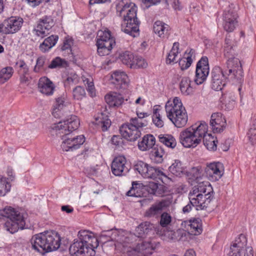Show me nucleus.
<instances>
[{
  "label": "nucleus",
  "mask_w": 256,
  "mask_h": 256,
  "mask_svg": "<svg viewBox=\"0 0 256 256\" xmlns=\"http://www.w3.org/2000/svg\"><path fill=\"white\" fill-rule=\"evenodd\" d=\"M80 126L78 116L72 115L66 120L55 124L52 127L56 136L62 140L61 148L63 151L72 152L80 148L85 141L84 135L74 136L72 132Z\"/></svg>",
  "instance_id": "nucleus-1"
},
{
  "label": "nucleus",
  "mask_w": 256,
  "mask_h": 256,
  "mask_svg": "<svg viewBox=\"0 0 256 256\" xmlns=\"http://www.w3.org/2000/svg\"><path fill=\"white\" fill-rule=\"evenodd\" d=\"M116 14L123 17L122 30L133 37L138 34L140 22L137 18V7L130 0H121L116 4Z\"/></svg>",
  "instance_id": "nucleus-2"
},
{
  "label": "nucleus",
  "mask_w": 256,
  "mask_h": 256,
  "mask_svg": "<svg viewBox=\"0 0 256 256\" xmlns=\"http://www.w3.org/2000/svg\"><path fill=\"white\" fill-rule=\"evenodd\" d=\"M213 188L208 182H199L193 187L188 194L189 202L182 208L184 214L190 212L192 207L197 210L207 208L214 198Z\"/></svg>",
  "instance_id": "nucleus-3"
},
{
  "label": "nucleus",
  "mask_w": 256,
  "mask_h": 256,
  "mask_svg": "<svg viewBox=\"0 0 256 256\" xmlns=\"http://www.w3.org/2000/svg\"><path fill=\"white\" fill-rule=\"evenodd\" d=\"M98 238L88 230H82L78 234L69 248L70 254L72 256H94L95 249L98 246Z\"/></svg>",
  "instance_id": "nucleus-4"
},
{
  "label": "nucleus",
  "mask_w": 256,
  "mask_h": 256,
  "mask_svg": "<svg viewBox=\"0 0 256 256\" xmlns=\"http://www.w3.org/2000/svg\"><path fill=\"white\" fill-rule=\"evenodd\" d=\"M60 237L55 231L36 234L31 240L32 248L42 254L55 250L60 245Z\"/></svg>",
  "instance_id": "nucleus-5"
},
{
  "label": "nucleus",
  "mask_w": 256,
  "mask_h": 256,
  "mask_svg": "<svg viewBox=\"0 0 256 256\" xmlns=\"http://www.w3.org/2000/svg\"><path fill=\"white\" fill-rule=\"evenodd\" d=\"M208 126L204 122H201L198 125L197 124L192 125L180 132V140L185 148H195L200 144L208 131Z\"/></svg>",
  "instance_id": "nucleus-6"
},
{
  "label": "nucleus",
  "mask_w": 256,
  "mask_h": 256,
  "mask_svg": "<svg viewBox=\"0 0 256 256\" xmlns=\"http://www.w3.org/2000/svg\"><path fill=\"white\" fill-rule=\"evenodd\" d=\"M165 109L167 117L176 127L182 128L186 124L187 113L178 98L175 97L172 101H168Z\"/></svg>",
  "instance_id": "nucleus-7"
},
{
  "label": "nucleus",
  "mask_w": 256,
  "mask_h": 256,
  "mask_svg": "<svg viewBox=\"0 0 256 256\" xmlns=\"http://www.w3.org/2000/svg\"><path fill=\"white\" fill-rule=\"evenodd\" d=\"M0 214L6 218L4 224V229L11 234H14L25 226L24 218L22 214L14 208L8 206L0 211Z\"/></svg>",
  "instance_id": "nucleus-8"
},
{
  "label": "nucleus",
  "mask_w": 256,
  "mask_h": 256,
  "mask_svg": "<svg viewBox=\"0 0 256 256\" xmlns=\"http://www.w3.org/2000/svg\"><path fill=\"white\" fill-rule=\"evenodd\" d=\"M134 170L145 178L159 180L163 183L170 180V178L163 171V168L150 166L142 161L137 162L134 166Z\"/></svg>",
  "instance_id": "nucleus-9"
},
{
  "label": "nucleus",
  "mask_w": 256,
  "mask_h": 256,
  "mask_svg": "<svg viewBox=\"0 0 256 256\" xmlns=\"http://www.w3.org/2000/svg\"><path fill=\"white\" fill-rule=\"evenodd\" d=\"M148 122L136 117L131 118L130 122L123 124L120 128V132L122 136L128 141L134 142L141 135L139 128H143L148 125Z\"/></svg>",
  "instance_id": "nucleus-10"
},
{
  "label": "nucleus",
  "mask_w": 256,
  "mask_h": 256,
  "mask_svg": "<svg viewBox=\"0 0 256 256\" xmlns=\"http://www.w3.org/2000/svg\"><path fill=\"white\" fill-rule=\"evenodd\" d=\"M224 56L227 58L226 64L228 71V78L240 80L243 76V72L240 62L234 57L233 46L224 48Z\"/></svg>",
  "instance_id": "nucleus-11"
},
{
  "label": "nucleus",
  "mask_w": 256,
  "mask_h": 256,
  "mask_svg": "<svg viewBox=\"0 0 256 256\" xmlns=\"http://www.w3.org/2000/svg\"><path fill=\"white\" fill-rule=\"evenodd\" d=\"M228 67L222 70L219 66H215L211 72L212 80L211 87L214 90L218 91L222 90L226 86V80L232 81L233 83H240L242 78L240 80H231L228 78Z\"/></svg>",
  "instance_id": "nucleus-12"
},
{
  "label": "nucleus",
  "mask_w": 256,
  "mask_h": 256,
  "mask_svg": "<svg viewBox=\"0 0 256 256\" xmlns=\"http://www.w3.org/2000/svg\"><path fill=\"white\" fill-rule=\"evenodd\" d=\"M98 38L97 39L96 45L98 54L100 56L109 54L116 44L110 32L108 30L98 32Z\"/></svg>",
  "instance_id": "nucleus-13"
},
{
  "label": "nucleus",
  "mask_w": 256,
  "mask_h": 256,
  "mask_svg": "<svg viewBox=\"0 0 256 256\" xmlns=\"http://www.w3.org/2000/svg\"><path fill=\"white\" fill-rule=\"evenodd\" d=\"M210 68L208 58L202 56L197 62L194 81L197 85L202 84L206 80L209 74Z\"/></svg>",
  "instance_id": "nucleus-14"
},
{
  "label": "nucleus",
  "mask_w": 256,
  "mask_h": 256,
  "mask_svg": "<svg viewBox=\"0 0 256 256\" xmlns=\"http://www.w3.org/2000/svg\"><path fill=\"white\" fill-rule=\"evenodd\" d=\"M54 22L51 16H45L38 22L33 31L34 34L42 38L46 36L48 31L54 26Z\"/></svg>",
  "instance_id": "nucleus-15"
},
{
  "label": "nucleus",
  "mask_w": 256,
  "mask_h": 256,
  "mask_svg": "<svg viewBox=\"0 0 256 256\" xmlns=\"http://www.w3.org/2000/svg\"><path fill=\"white\" fill-rule=\"evenodd\" d=\"M204 172L210 180L217 181L224 174L222 164L219 162L210 163L206 166Z\"/></svg>",
  "instance_id": "nucleus-16"
},
{
  "label": "nucleus",
  "mask_w": 256,
  "mask_h": 256,
  "mask_svg": "<svg viewBox=\"0 0 256 256\" xmlns=\"http://www.w3.org/2000/svg\"><path fill=\"white\" fill-rule=\"evenodd\" d=\"M24 20L20 17L11 16L2 22L4 27V34H13L18 32L22 25Z\"/></svg>",
  "instance_id": "nucleus-17"
},
{
  "label": "nucleus",
  "mask_w": 256,
  "mask_h": 256,
  "mask_svg": "<svg viewBox=\"0 0 256 256\" xmlns=\"http://www.w3.org/2000/svg\"><path fill=\"white\" fill-rule=\"evenodd\" d=\"M112 172L116 176H126L129 172L126 166V160L124 156H118L113 160L111 166Z\"/></svg>",
  "instance_id": "nucleus-18"
},
{
  "label": "nucleus",
  "mask_w": 256,
  "mask_h": 256,
  "mask_svg": "<svg viewBox=\"0 0 256 256\" xmlns=\"http://www.w3.org/2000/svg\"><path fill=\"white\" fill-rule=\"evenodd\" d=\"M246 242V238L244 234L239 235L231 245L228 256H242V248H244Z\"/></svg>",
  "instance_id": "nucleus-19"
},
{
  "label": "nucleus",
  "mask_w": 256,
  "mask_h": 256,
  "mask_svg": "<svg viewBox=\"0 0 256 256\" xmlns=\"http://www.w3.org/2000/svg\"><path fill=\"white\" fill-rule=\"evenodd\" d=\"M39 91L44 94L51 96L54 94L55 86L52 81L47 77L44 76L40 78L38 82Z\"/></svg>",
  "instance_id": "nucleus-20"
},
{
  "label": "nucleus",
  "mask_w": 256,
  "mask_h": 256,
  "mask_svg": "<svg viewBox=\"0 0 256 256\" xmlns=\"http://www.w3.org/2000/svg\"><path fill=\"white\" fill-rule=\"evenodd\" d=\"M112 82L117 88L125 89L128 86L129 79L127 74L123 72L116 71L112 74Z\"/></svg>",
  "instance_id": "nucleus-21"
},
{
  "label": "nucleus",
  "mask_w": 256,
  "mask_h": 256,
  "mask_svg": "<svg viewBox=\"0 0 256 256\" xmlns=\"http://www.w3.org/2000/svg\"><path fill=\"white\" fill-rule=\"evenodd\" d=\"M154 228V226L152 224L149 222H144L136 228L134 234L138 238H144L153 232Z\"/></svg>",
  "instance_id": "nucleus-22"
},
{
  "label": "nucleus",
  "mask_w": 256,
  "mask_h": 256,
  "mask_svg": "<svg viewBox=\"0 0 256 256\" xmlns=\"http://www.w3.org/2000/svg\"><path fill=\"white\" fill-rule=\"evenodd\" d=\"M105 100L110 107L118 108L124 102V97L120 94L112 92L106 95Z\"/></svg>",
  "instance_id": "nucleus-23"
},
{
  "label": "nucleus",
  "mask_w": 256,
  "mask_h": 256,
  "mask_svg": "<svg viewBox=\"0 0 256 256\" xmlns=\"http://www.w3.org/2000/svg\"><path fill=\"white\" fill-rule=\"evenodd\" d=\"M66 106V96L64 94L56 98L52 110V116L56 118H60Z\"/></svg>",
  "instance_id": "nucleus-24"
},
{
  "label": "nucleus",
  "mask_w": 256,
  "mask_h": 256,
  "mask_svg": "<svg viewBox=\"0 0 256 256\" xmlns=\"http://www.w3.org/2000/svg\"><path fill=\"white\" fill-rule=\"evenodd\" d=\"M186 229L190 234L198 235L202 232V220L199 218L190 220L186 222Z\"/></svg>",
  "instance_id": "nucleus-25"
},
{
  "label": "nucleus",
  "mask_w": 256,
  "mask_h": 256,
  "mask_svg": "<svg viewBox=\"0 0 256 256\" xmlns=\"http://www.w3.org/2000/svg\"><path fill=\"white\" fill-rule=\"evenodd\" d=\"M165 152L164 148L158 145L152 148L149 156L152 162L155 164H161L164 160Z\"/></svg>",
  "instance_id": "nucleus-26"
},
{
  "label": "nucleus",
  "mask_w": 256,
  "mask_h": 256,
  "mask_svg": "<svg viewBox=\"0 0 256 256\" xmlns=\"http://www.w3.org/2000/svg\"><path fill=\"white\" fill-rule=\"evenodd\" d=\"M156 138L154 136L150 134H148L144 136L142 140L138 142V148L142 151H146L154 146Z\"/></svg>",
  "instance_id": "nucleus-27"
},
{
  "label": "nucleus",
  "mask_w": 256,
  "mask_h": 256,
  "mask_svg": "<svg viewBox=\"0 0 256 256\" xmlns=\"http://www.w3.org/2000/svg\"><path fill=\"white\" fill-rule=\"evenodd\" d=\"M153 248L150 242H142L138 244L134 248V250L138 256H149L152 254Z\"/></svg>",
  "instance_id": "nucleus-28"
},
{
  "label": "nucleus",
  "mask_w": 256,
  "mask_h": 256,
  "mask_svg": "<svg viewBox=\"0 0 256 256\" xmlns=\"http://www.w3.org/2000/svg\"><path fill=\"white\" fill-rule=\"evenodd\" d=\"M58 39L57 35H52L46 38L42 43L39 48L42 52H48L56 44Z\"/></svg>",
  "instance_id": "nucleus-29"
},
{
  "label": "nucleus",
  "mask_w": 256,
  "mask_h": 256,
  "mask_svg": "<svg viewBox=\"0 0 256 256\" xmlns=\"http://www.w3.org/2000/svg\"><path fill=\"white\" fill-rule=\"evenodd\" d=\"M144 188L142 184L138 183L136 182H133L132 188L126 192V196L136 198L142 197L144 194Z\"/></svg>",
  "instance_id": "nucleus-30"
},
{
  "label": "nucleus",
  "mask_w": 256,
  "mask_h": 256,
  "mask_svg": "<svg viewBox=\"0 0 256 256\" xmlns=\"http://www.w3.org/2000/svg\"><path fill=\"white\" fill-rule=\"evenodd\" d=\"M221 100L228 110H232L234 108L236 96L234 92H227L222 94Z\"/></svg>",
  "instance_id": "nucleus-31"
},
{
  "label": "nucleus",
  "mask_w": 256,
  "mask_h": 256,
  "mask_svg": "<svg viewBox=\"0 0 256 256\" xmlns=\"http://www.w3.org/2000/svg\"><path fill=\"white\" fill-rule=\"evenodd\" d=\"M170 26L162 21L156 22L154 25V31L160 37H164L168 33Z\"/></svg>",
  "instance_id": "nucleus-32"
},
{
  "label": "nucleus",
  "mask_w": 256,
  "mask_h": 256,
  "mask_svg": "<svg viewBox=\"0 0 256 256\" xmlns=\"http://www.w3.org/2000/svg\"><path fill=\"white\" fill-rule=\"evenodd\" d=\"M146 190L150 194L162 196L165 192V187L162 184L152 182L149 184Z\"/></svg>",
  "instance_id": "nucleus-33"
},
{
  "label": "nucleus",
  "mask_w": 256,
  "mask_h": 256,
  "mask_svg": "<svg viewBox=\"0 0 256 256\" xmlns=\"http://www.w3.org/2000/svg\"><path fill=\"white\" fill-rule=\"evenodd\" d=\"M95 124L98 125L103 132L106 131L111 125V121L107 116L102 113L100 116L96 118Z\"/></svg>",
  "instance_id": "nucleus-34"
},
{
  "label": "nucleus",
  "mask_w": 256,
  "mask_h": 256,
  "mask_svg": "<svg viewBox=\"0 0 256 256\" xmlns=\"http://www.w3.org/2000/svg\"><path fill=\"white\" fill-rule=\"evenodd\" d=\"M238 18V15L235 5L233 4H229L228 7L224 12L223 20H237Z\"/></svg>",
  "instance_id": "nucleus-35"
},
{
  "label": "nucleus",
  "mask_w": 256,
  "mask_h": 256,
  "mask_svg": "<svg viewBox=\"0 0 256 256\" xmlns=\"http://www.w3.org/2000/svg\"><path fill=\"white\" fill-rule=\"evenodd\" d=\"M159 140L168 148H174L176 145L175 138L170 134H160Z\"/></svg>",
  "instance_id": "nucleus-36"
},
{
  "label": "nucleus",
  "mask_w": 256,
  "mask_h": 256,
  "mask_svg": "<svg viewBox=\"0 0 256 256\" xmlns=\"http://www.w3.org/2000/svg\"><path fill=\"white\" fill-rule=\"evenodd\" d=\"M162 210L156 202L152 204L150 207L148 208L144 214V216L147 218H158L162 214Z\"/></svg>",
  "instance_id": "nucleus-37"
},
{
  "label": "nucleus",
  "mask_w": 256,
  "mask_h": 256,
  "mask_svg": "<svg viewBox=\"0 0 256 256\" xmlns=\"http://www.w3.org/2000/svg\"><path fill=\"white\" fill-rule=\"evenodd\" d=\"M204 144L209 150H216V139L211 134L205 133L202 136Z\"/></svg>",
  "instance_id": "nucleus-38"
},
{
  "label": "nucleus",
  "mask_w": 256,
  "mask_h": 256,
  "mask_svg": "<svg viewBox=\"0 0 256 256\" xmlns=\"http://www.w3.org/2000/svg\"><path fill=\"white\" fill-rule=\"evenodd\" d=\"M180 88L181 92L185 95L190 94L192 92V88L190 86V80L189 78L183 77L180 82Z\"/></svg>",
  "instance_id": "nucleus-39"
},
{
  "label": "nucleus",
  "mask_w": 256,
  "mask_h": 256,
  "mask_svg": "<svg viewBox=\"0 0 256 256\" xmlns=\"http://www.w3.org/2000/svg\"><path fill=\"white\" fill-rule=\"evenodd\" d=\"M50 60L44 56L38 58L36 60V65L34 68V71L38 72L41 70L48 68Z\"/></svg>",
  "instance_id": "nucleus-40"
},
{
  "label": "nucleus",
  "mask_w": 256,
  "mask_h": 256,
  "mask_svg": "<svg viewBox=\"0 0 256 256\" xmlns=\"http://www.w3.org/2000/svg\"><path fill=\"white\" fill-rule=\"evenodd\" d=\"M179 53V43L178 42H175L173 44V46L168 53L166 60V62L168 64H171L172 62H176V58Z\"/></svg>",
  "instance_id": "nucleus-41"
},
{
  "label": "nucleus",
  "mask_w": 256,
  "mask_h": 256,
  "mask_svg": "<svg viewBox=\"0 0 256 256\" xmlns=\"http://www.w3.org/2000/svg\"><path fill=\"white\" fill-rule=\"evenodd\" d=\"M67 65V62L64 59L57 56L54 58L51 62L50 61L48 68L54 69L66 68Z\"/></svg>",
  "instance_id": "nucleus-42"
},
{
  "label": "nucleus",
  "mask_w": 256,
  "mask_h": 256,
  "mask_svg": "<svg viewBox=\"0 0 256 256\" xmlns=\"http://www.w3.org/2000/svg\"><path fill=\"white\" fill-rule=\"evenodd\" d=\"M14 70L12 67L6 66L0 70V84H4L12 76Z\"/></svg>",
  "instance_id": "nucleus-43"
},
{
  "label": "nucleus",
  "mask_w": 256,
  "mask_h": 256,
  "mask_svg": "<svg viewBox=\"0 0 256 256\" xmlns=\"http://www.w3.org/2000/svg\"><path fill=\"white\" fill-rule=\"evenodd\" d=\"M160 110L157 108L156 106H155L154 108L152 116L153 123L158 128H162L164 124L162 115L160 114Z\"/></svg>",
  "instance_id": "nucleus-44"
},
{
  "label": "nucleus",
  "mask_w": 256,
  "mask_h": 256,
  "mask_svg": "<svg viewBox=\"0 0 256 256\" xmlns=\"http://www.w3.org/2000/svg\"><path fill=\"white\" fill-rule=\"evenodd\" d=\"M8 178L0 175V196H4L10 191L11 184L8 182Z\"/></svg>",
  "instance_id": "nucleus-45"
},
{
  "label": "nucleus",
  "mask_w": 256,
  "mask_h": 256,
  "mask_svg": "<svg viewBox=\"0 0 256 256\" xmlns=\"http://www.w3.org/2000/svg\"><path fill=\"white\" fill-rule=\"evenodd\" d=\"M169 171L176 176H180L183 172V168L181 162L178 160H176L169 167Z\"/></svg>",
  "instance_id": "nucleus-46"
},
{
  "label": "nucleus",
  "mask_w": 256,
  "mask_h": 256,
  "mask_svg": "<svg viewBox=\"0 0 256 256\" xmlns=\"http://www.w3.org/2000/svg\"><path fill=\"white\" fill-rule=\"evenodd\" d=\"M119 58L124 64L130 68L134 60V54L129 51H126L120 54Z\"/></svg>",
  "instance_id": "nucleus-47"
},
{
  "label": "nucleus",
  "mask_w": 256,
  "mask_h": 256,
  "mask_svg": "<svg viewBox=\"0 0 256 256\" xmlns=\"http://www.w3.org/2000/svg\"><path fill=\"white\" fill-rule=\"evenodd\" d=\"M214 124L226 126V120L222 113L216 112L212 114L210 120V125Z\"/></svg>",
  "instance_id": "nucleus-48"
},
{
  "label": "nucleus",
  "mask_w": 256,
  "mask_h": 256,
  "mask_svg": "<svg viewBox=\"0 0 256 256\" xmlns=\"http://www.w3.org/2000/svg\"><path fill=\"white\" fill-rule=\"evenodd\" d=\"M79 82L78 76L75 74H70L68 76L64 82V88L68 90L70 89V86L77 84Z\"/></svg>",
  "instance_id": "nucleus-49"
},
{
  "label": "nucleus",
  "mask_w": 256,
  "mask_h": 256,
  "mask_svg": "<svg viewBox=\"0 0 256 256\" xmlns=\"http://www.w3.org/2000/svg\"><path fill=\"white\" fill-rule=\"evenodd\" d=\"M132 61V65L130 66L131 68H144L148 66V64L144 59L140 56L136 57L134 56V60Z\"/></svg>",
  "instance_id": "nucleus-50"
},
{
  "label": "nucleus",
  "mask_w": 256,
  "mask_h": 256,
  "mask_svg": "<svg viewBox=\"0 0 256 256\" xmlns=\"http://www.w3.org/2000/svg\"><path fill=\"white\" fill-rule=\"evenodd\" d=\"M14 66L15 69L22 74H26L28 72V66L22 60H16Z\"/></svg>",
  "instance_id": "nucleus-51"
},
{
  "label": "nucleus",
  "mask_w": 256,
  "mask_h": 256,
  "mask_svg": "<svg viewBox=\"0 0 256 256\" xmlns=\"http://www.w3.org/2000/svg\"><path fill=\"white\" fill-rule=\"evenodd\" d=\"M72 96L74 100H82L86 96L84 88L81 86H76L72 90Z\"/></svg>",
  "instance_id": "nucleus-52"
},
{
  "label": "nucleus",
  "mask_w": 256,
  "mask_h": 256,
  "mask_svg": "<svg viewBox=\"0 0 256 256\" xmlns=\"http://www.w3.org/2000/svg\"><path fill=\"white\" fill-rule=\"evenodd\" d=\"M172 218L170 214L167 212H164L160 215V224L161 226L165 228L168 226L172 222Z\"/></svg>",
  "instance_id": "nucleus-53"
},
{
  "label": "nucleus",
  "mask_w": 256,
  "mask_h": 256,
  "mask_svg": "<svg viewBox=\"0 0 256 256\" xmlns=\"http://www.w3.org/2000/svg\"><path fill=\"white\" fill-rule=\"evenodd\" d=\"M238 24L237 20H223V27L227 32H232L236 28Z\"/></svg>",
  "instance_id": "nucleus-54"
},
{
  "label": "nucleus",
  "mask_w": 256,
  "mask_h": 256,
  "mask_svg": "<svg viewBox=\"0 0 256 256\" xmlns=\"http://www.w3.org/2000/svg\"><path fill=\"white\" fill-rule=\"evenodd\" d=\"M178 64L181 70H183L188 69L191 66L192 60L190 58L184 56L179 60Z\"/></svg>",
  "instance_id": "nucleus-55"
},
{
  "label": "nucleus",
  "mask_w": 256,
  "mask_h": 256,
  "mask_svg": "<svg viewBox=\"0 0 256 256\" xmlns=\"http://www.w3.org/2000/svg\"><path fill=\"white\" fill-rule=\"evenodd\" d=\"M172 202V197H168L165 199L162 200L160 201L156 202L158 206L162 210L164 208L168 207Z\"/></svg>",
  "instance_id": "nucleus-56"
},
{
  "label": "nucleus",
  "mask_w": 256,
  "mask_h": 256,
  "mask_svg": "<svg viewBox=\"0 0 256 256\" xmlns=\"http://www.w3.org/2000/svg\"><path fill=\"white\" fill-rule=\"evenodd\" d=\"M84 82L86 85H87V90L91 96L95 95V89L93 82L88 78L84 80Z\"/></svg>",
  "instance_id": "nucleus-57"
},
{
  "label": "nucleus",
  "mask_w": 256,
  "mask_h": 256,
  "mask_svg": "<svg viewBox=\"0 0 256 256\" xmlns=\"http://www.w3.org/2000/svg\"><path fill=\"white\" fill-rule=\"evenodd\" d=\"M247 134L250 142L252 144H256V128H250Z\"/></svg>",
  "instance_id": "nucleus-58"
},
{
  "label": "nucleus",
  "mask_w": 256,
  "mask_h": 256,
  "mask_svg": "<svg viewBox=\"0 0 256 256\" xmlns=\"http://www.w3.org/2000/svg\"><path fill=\"white\" fill-rule=\"evenodd\" d=\"M232 46V38L230 34H227L224 40V48L233 46Z\"/></svg>",
  "instance_id": "nucleus-59"
},
{
  "label": "nucleus",
  "mask_w": 256,
  "mask_h": 256,
  "mask_svg": "<svg viewBox=\"0 0 256 256\" xmlns=\"http://www.w3.org/2000/svg\"><path fill=\"white\" fill-rule=\"evenodd\" d=\"M242 252L244 254V256H254L253 250L251 246H244L242 248Z\"/></svg>",
  "instance_id": "nucleus-60"
},
{
  "label": "nucleus",
  "mask_w": 256,
  "mask_h": 256,
  "mask_svg": "<svg viewBox=\"0 0 256 256\" xmlns=\"http://www.w3.org/2000/svg\"><path fill=\"white\" fill-rule=\"evenodd\" d=\"M212 130L214 132H221L226 128V126H222V124H212L210 125Z\"/></svg>",
  "instance_id": "nucleus-61"
},
{
  "label": "nucleus",
  "mask_w": 256,
  "mask_h": 256,
  "mask_svg": "<svg viewBox=\"0 0 256 256\" xmlns=\"http://www.w3.org/2000/svg\"><path fill=\"white\" fill-rule=\"evenodd\" d=\"M186 57V58H190L192 62L195 58V50L193 49H188L185 52Z\"/></svg>",
  "instance_id": "nucleus-62"
},
{
  "label": "nucleus",
  "mask_w": 256,
  "mask_h": 256,
  "mask_svg": "<svg viewBox=\"0 0 256 256\" xmlns=\"http://www.w3.org/2000/svg\"><path fill=\"white\" fill-rule=\"evenodd\" d=\"M71 43L72 42L69 40H66L64 42V44L62 47V50H68V52H71Z\"/></svg>",
  "instance_id": "nucleus-63"
},
{
  "label": "nucleus",
  "mask_w": 256,
  "mask_h": 256,
  "mask_svg": "<svg viewBox=\"0 0 256 256\" xmlns=\"http://www.w3.org/2000/svg\"><path fill=\"white\" fill-rule=\"evenodd\" d=\"M112 144L116 146H119L122 142V139L118 136H114L111 140Z\"/></svg>",
  "instance_id": "nucleus-64"
}]
</instances>
